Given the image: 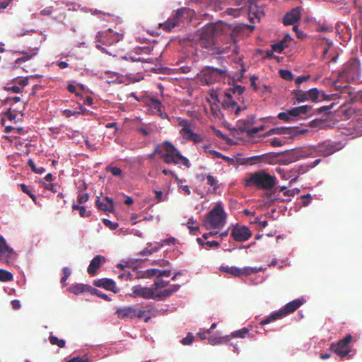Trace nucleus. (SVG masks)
Masks as SVG:
<instances>
[{
	"label": "nucleus",
	"instance_id": "f257e3e1",
	"mask_svg": "<svg viewBox=\"0 0 362 362\" xmlns=\"http://www.w3.org/2000/svg\"><path fill=\"white\" fill-rule=\"evenodd\" d=\"M180 284H173L163 291H154L153 288L143 287L141 285L133 286L130 296L133 298L141 297L145 299H155L163 300L171 296L180 288Z\"/></svg>",
	"mask_w": 362,
	"mask_h": 362
},
{
	"label": "nucleus",
	"instance_id": "f03ea898",
	"mask_svg": "<svg viewBox=\"0 0 362 362\" xmlns=\"http://www.w3.org/2000/svg\"><path fill=\"white\" fill-rule=\"evenodd\" d=\"M276 184V178L264 170L249 174L245 179V187H255L258 189L271 190Z\"/></svg>",
	"mask_w": 362,
	"mask_h": 362
},
{
	"label": "nucleus",
	"instance_id": "7ed1b4c3",
	"mask_svg": "<svg viewBox=\"0 0 362 362\" xmlns=\"http://www.w3.org/2000/svg\"><path fill=\"white\" fill-rule=\"evenodd\" d=\"M226 218L223 206L219 202L206 214L204 226L207 230L221 229L226 225Z\"/></svg>",
	"mask_w": 362,
	"mask_h": 362
},
{
	"label": "nucleus",
	"instance_id": "20e7f679",
	"mask_svg": "<svg viewBox=\"0 0 362 362\" xmlns=\"http://www.w3.org/2000/svg\"><path fill=\"white\" fill-rule=\"evenodd\" d=\"M163 147L165 153L163 154L161 157L166 164H182L187 168L190 166L189 160L182 156L173 144L169 141H165Z\"/></svg>",
	"mask_w": 362,
	"mask_h": 362
},
{
	"label": "nucleus",
	"instance_id": "39448f33",
	"mask_svg": "<svg viewBox=\"0 0 362 362\" xmlns=\"http://www.w3.org/2000/svg\"><path fill=\"white\" fill-rule=\"evenodd\" d=\"M222 31L220 25L211 23L202 28L199 43L202 47L211 48L215 45V37Z\"/></svg>",
	"mask_w": 362,
	"mask_h": 362
},
{
	"label": "nucleus",
	"instance_id": "423d86ee",
	"mask_svg": "<svg viewBox=\"0 0 362 362\" xmlns=\"http://www.w3.org/2000/svg\"><path fill=\"white\" fill-rule=\"evenodd\" d=\"M304 302L305 300L303 298H297L288 303L281 309L273 313L269 317L262 320L260 322V325H267L272 321L286 317V315L294 313L298 308H299L303 305Z\"/></svg>",
	"mask_w": 362,
	"mask_h": 362
},
{
	"label": "nucleus",
	"instance_id": "0eeeda50",
	"mask_svg": "<svg viewBox=\"0 0 362 362\" xmlns=\"http://www.w3.org/2000/svg\"><path fill=\"white\" fill-rule=\"evenodd\" d=\"M202 84L211 85L225 78L226 71L211 66H205L198 74Z\"/></svg>",
	"mask_w": 362,
	"mask_h": 362
},
{
	"label": "nucleus",
	"instance_id": "6e6552de",
	"mask_svg": "<svg viewBox=\"0 0 362 362\" xmlns=\"http://www.w3.org/2000/svg\"><path fill=\"white\" fill-rule=\"evenodd\" d=\"M352 341V336L350 334H346L342 339L330 344L329 350L333 351L337 356L341 359L347 357L351 358L353 354L350 344Z\"/></svg>",
	"mask_w": 362,
	"mask_h": 362
},
{
	"label": "nucleus",
	"instance_id": "1a4fd4ad",
	"mask_svg": "<svg viewBox=\"0 0 362 362\" xmlns=\"http://www.w3.org/2000/svg\"><path fill=\"white\" fill-rule=\"evenodd\" d=\"M17 258V254L9 247L5 238L0 235V262L6 265L13 264Z\"/></svg>",
	"mask_w": 362,
	"mask_h": 362
},
{
	"label": "nucleus",
	"instance_id": "9d476101",
	"mask_svg": "<svg viewBox=\"0 0 362 362\" xmlns=\"http://www.w3.org/2000/svg\"><path fill=\"white\" fill-rule=\"evenodd\" d=\"M123 38V34L117 32H114L112 29H108L105 31L98 32L96 35V39L103 45H112L118 42Z\"/></svg>",
	"mask_w": 362,
	"mask_h": 362
},
{
	"label": "nucleus",
	"instance_id": "9b49d317",
	"mask_svg": "<svg viewBox=\"0 0 362 362\" xmlns=\"http://www.w3.org/2000/svg\"><path fill=\"white\" fill-rule=\"evenodd\" d=\"M146 310L138 309L136 306H127L122 308H118L116 310L117 316L119 319L142 318L144 316Z\"/></svg>",
	"mask_w": 362,
	"mask_h": 362
},
{
	"label": "nucleus",
	"instance_id": "f8f14e48",
	"mask_svg": "<svg viewBox=\"0 0 362 362\" xmlns=\"http://www.w3.org/2000/svg\"><path fill=\"white\" fill-rule=\"evenodd\" d=\"M341 148L342 144L339 142L326 141L317 145V152L320 156H328L341 149Z\"/></svg>",
	"mask_w": 362,
	"mask_h": 362
},
{
	"label": "nucleus",
	"instance_id": "ddd939ff",
	"mask_svg": "<svg viewBox=\"0 0 362 362\" xmlns=\"http://www.w3.org/2000/svg\"><path fill=\"white\" fill-rule=\"evenodd\" d=\"M185 11V8L177 9L165 22L160 24V28L165 31H171L173 28L180 25Z\"/></svg>",
	"mask_w": 362,
	"mask_h": 362
},
{
	"label": "nucleus",
	"instance_id": "4468645a",
	"mask_svg": "<svg viewBox=\"0 0 362 362\" xmlns=\"http://www.w3.org/2000/svg\"><path fill=\"white\" fill-rule=\"evenodd\" d=\"M233 240L237 242H245L252 236V232L248 227L242 225H235L230 233Z\"/></svg>",
	"mask_w": 362,
	"mask_h": 362
},
{
	"label": "nucleus",
	"instance_id": "2eb2a0df",
	"mask_svg": "<svg viewBox=\"0 0 362 362\" xmlns=\"http://www.w3.org/2000/svg\"><path fill=\"white\" fill-rule=\"evenodd\" d=\"M221 104L224 109L234 112L235 115H238L242 110L246 108V107L241 108L237 102L233 99L231 94L229 93L224 94Z\"/></svg>",
	"mask_w": 362,
	"mask_h": 362
},
{
	"label": "nucleus",
	"instance_id": "dca6fc26",
	"mask_svg": "<svg viewBox=\"0 0 362 362\" xmlns=\"http://www.w3.org/2000/svg\"><path fill=\"white\" fill-rule=\"evenodd\" d=\"M279 153V164L281 165H288L297 161L303 157L300 152L294 150L281 152Z\"/></svg>",
	"mask_w": 362,
	"mask_h": 362
},
{
	"label": "nucleus",
	"instance_id": "f3484780",
	"mask_svg": "<svg viewBox=\"0 0 362 362\" xmlns=\"http://www.w3.org/2000/svg\"><path fill=\"white\" fill-rule=\"evenodd\" d=\"M302 8L297 6L286 13L283 18V23L285 25H294L301 18Z\"/></svg>",
	"mask_w": 362,
	"mask_h": 362
},
{
	"label": "nucleus",
	"instance_id": "a211bd4d",
	"mask_svg": "<svg viewBox=\"0 0 362 362\" xmlns=\"http://www.w3.org/2000/svg\"><path fill=\"white\" fill-rule=\"evenodd\" d=\"M361 64L357 59H351L345 65L344 71L346 74L351 78L358 76Z\"/></svg>",
	"mask_w": 362,
	"mask_h": 362
},
{
	"label": "nucleus",
	"instance_id": "6ab92c4d",
	"mask_svg": "<svg viewBox=\"0 0 362 362\" xmlns=\"http://www.w3.org/2000/svg\"><path fill=\"white\" fill-rule=\"evenodd\" d=\"M340 112L346 118H349L351 116L355 115L354 119L361 124V127H362V110H357L354 107H347L346 106L343 105L340 107Z\"/></svg>",
	"mask_w": 362,
	"mask_h": 362
},
{
	"label": "nucleus",
	"instance_id": "aec40b11",
	"mask_svg": "<svg viewBox=\"0 0 362 362\" xmlns=\"http://www.w3.org/2000/svg\"><path fill=\"white\" fill-rule=\"evenodd\" d=\"M177 120L180 127L179 133L185 139L192 132L193 122L180 117H177Z\"/></svg>",
	"mask_w": 362,
	"mask_h": 362
},
{
	"label": "nucleus",
	"instance_id": "412c9836",
	"mask_svg": "<svg viewBox=\"0 0 362 362\" xmlns=\"http://www.w3.org/2000/svg\"><path fill=\"white\" fill-rule=\"evenodd\" d=\"M106 262V258L103 255H96L88 267L87 272L91 276L95 275L98 269Z\"/></svg>",
	"mask_w": 362,
	"mask_h": 362
},
{
	"label": "nucleus",
	"instance_id": "4be33fe9",
	"mask_svg": "<svg viewBox=\"0 0 362 362\" xmlns=\"http://www.w3.org/2000/svg\"><path fill=\"white\" fill-rule=\"evenodd\" d=\"M271 132L273 134L288 135V137H293L300 134H304L307 130L298 131L297 127H281L272 129Z\"/></svg>",
	"mask_w": 362,
	"mask_h": 362
},
{
	"label": "nucleus",
	"instance_id": "5701e85b",
	"mask_svg": "<svg viewBox=\"0 0 362 362\" xmlns=\"http://www.w3.org/2000/svg\"><path fill=\"white\" fill-rule=\"evenodd\" d=\"M105 202L101 201L99 197H98L95 205L97 208L105 212H112L114 211V202L113 199L110 198L109 197H105L103 199Z\"/></svg>",
	"mask_w": 362,
	"mask_h": 362
},
{
	"label": "nucleus",
	"instance_id": "b1692460",
	"mask_svg": "<svg viewBox=\"0 0 362 362\" xmlns=\"http://www.w3.org/2000/svg\"><path fill=\"white\" fill-rule=\"evenodd\" d=\"M93 284L97 287H102L115 293L117 290L115 282L110 279L103 278L97 279L94 281Z\"/></svg>",
	"mask_w": 362,
	"mask_h": 362
},
{
	"label": "nucleus",
	"instance_id": "393cba45",
	"mask_svg": "<svg viewBox=\"0 0 362 362\" xmlns=\"http://www.w3.org/2000/svg\"><path fill=\"white\" fill-rule=\"evenodd\" d=\"M255 123V117L254 115H250L247 118L244 119H240L238 122L237 127L239 131L242 133L247 132L250 130V128Z\"/></svg>",
	"mask_w": 362,
	"mask_h": 362
},
{
	"label": "nucleus",
	"instance_id": "a878e982",
	"mask_svg": "<svg viewBox=\"0 0 362 362\" xmlns=\"http://www.w3.org/2000/svg\"><path fill=\"white\" fill-rule=\"evenodd\" d=\"M279 153L270 152L259 156L261 161L269 164L279 163Z\"/></svg>",
	"mask_w": 362,
	"mask_h": 362
},
{
	"label": "nucleus",
	"instance_id": "bb28decb",
	"mask_svg": "<svg viewBox=\"0 0 362 362\" xmlns=\"http://www.w3.org/2000/svg\"><path fill=\"white\" fill-rule=\"evenodd\" d=\"M311 110V106L305 105L291 108L290 113L293 117H302L303 115H306L310 112Z\"/></svg>",
	"mask_w": 362,
	"mask_h": 362
},
{
	"label": "nucleus",
	"instance_id": "cd10ccee",
	"mask_svg": "<svg viewBox=\"0 0 362 362\" xmlns=\"http://www.w3.org/2000/svg\"><path fill=\"white\" fill-rule=\"evenodd\" d=\"M147 247L144 249L142 251L139 252L141 255H150L156 252H157L160 247H163V244L162 243H156L153 244L151 243H147Z\"/></svg>",
	"mask_w": 362,
	"mask_h": 362
},
{
	"label": "nucleus",
	"instance_id": "c85d7f7f",
	"mask_svg": "<svg viewBox=\"0 0 362 362\" xmlns=\"http://www.w3.org/2000/svg\"><path fill=\"white\" fill-rule=\"evenodd\" d=\"M309 168H310L309 165H300L297 168L292 169L291 170V173H298V174L296 175L294 177L291 178L290 183L292 184L295 182L297 180L298 176L301 174L306 173L309 170Z\"/></svg>",
	"mask_w": 362,
	"mask_h": 362
},
{
	"label": "nucleus",
	"instance_id": "c756f323",
	"mask_svg": "<svg viewBox=\"0 0 362 362\" xmlns=\"http://www.w3.org/2000/svg\"><path fill=\"white\" fill-rule=\"evenodd\" d=\"M168 284V281H164L162 278H156L153 284V288L154 291H163Z\"/></svg>",
	"mask_w": 362,
	"mask_h": 362
},
{
	"label": "nucleus",
	"instance_id": "7c9ffc66",
	"mask_svg": "<svg viewBox=\"0 0 362 362\" xmlns=\"http://www.w3.org/2000/svg\"><path fill=\"white\" fill-rule=\"evenodd\" d=\"M23 56L21 57L18 58L16 60V64L21 65L22 62L30 60L33 56L36 55V52L33 50L31 54H29L27 52H22Z\"/></svg>",
	"mask_w": 362,
	"mask_h": 362
},
{
	"label": "nucleus",
	"instance_id": "2f4dec72",
	"mask_svg": "<svg viewBox=\"0 0 362 362\" xmlns=\"http://www.w3.org/2000/svg\"><path fill=\"white\" fill-rule=\"evenodd\" d=\"M293 94L296 100L298 102H304L306 100H309L307 91H303L302 90H296L293 92Z\"/></svg>",
	"mask_w": 362,
	"mask_h": 362
},
{
	"label": "nucleus",
	"instance_id": "473e14b6",
	"mask_svg": "<svg viewBox=\"0 0 362 362\" xmlns=\"http://www.w3.org/2000/svg\"><path fill=\"white\" fill-rule=\"evenodd\" d=\"M221 270L230 274L234 276H240V269L236 267H221Z\"/></svg>",
	"mask_w": 362,
	"mask_h": 362
},
{
	"label": "nucleus",
	"instance_id": "72a5a7b5",
	"mask_svg": "<svg viewBox=\"0 0 362 362\" xmlns=\"http://www.w3.org/2000/svg\"><path fill=\"white\" fill-rule=\"evenodd\" d=\"M158 272V269H148L145 271L140 272V278H151L156 276L157 278V274Z\"/></svg>",
	"mask_w": 362,
	"mask_h": 362
},
{
	"label": "nucleus",
	"instance_id": "f704fd0d",
	"mask_svg": "<svg viewBox=\"0 0 362 362\" xmlns=\"http://www.w3.org/2000/svg\"><path fill=\"white\" fill-rule=\"evenodd\" d=\"M185 139L196 144L204 141V137L201 134L194 133L193 131Z\"/></svg>",
	"mask_w": 362,
	"mask_h": 362
},
{
	"label": "nucleus",
	"instance_id": "c9c22d12",
	"mask_svg": "<svg viewBox=\"0 0 362 362\" xmlns=\"http://www.w3.org/2000/svg\"><path fill=\"white\" fill-rule=\"evenodd\" d=\"M228 336L225 337H216V336H212L208 338L209 344L211 345H217L223 343V339L228 340Z\"/></svg>",
	"mask_w": 362,
	"mask_h": 362
},
{
	"label": "nucleus",
	"instance_id": "e433bc0d",
	"mask_svg": "<svg viewBox=\"0 0 362 362\" xmlns=\"http://www.w3.org/2000/svg\"><path fill=\"white\" fill-rule=\"evenodd\" d=\"M151 108L154 111V112L158 113V112H160L162 110L163 105L160 100L156 98H151V104H150Z\"/></svg>",
	"mask_w": 362,
	"mask_h": 362
},
{
	"label": "nucleus",
	"instance_id": "4c0bfd02",
	"mask_svg": "<svg viewBox=\"0 0 362 362\" xmlns=\"http://www.w3.org/2000/svg\"><path fill=\"white\" fill-rule=\"evenodd\" d=\"M249 329L247 327H243L239 330L235 331L231 333L230 336L234 338H245L247 334H249Z\"/></svg>",
	"mask_w": 362,
	"mask_h": 362
},
{
	"label": "nucleus",
	"instance_id": "58836bf2",
	"mask_svg": "<svg viewBox=\"0 0 362 362\" xmlns=\"http://www.w3.org/2000/svg\"><path fill=\"white\" fill-rule=\"evenodd\" d=\"M197 223L196 221L193 220V218H189V221L187 223V228L189 230L191 234L196 235L199 230V227L198 226H194Z\"/></svg>",
	"mask_w": 362,
	"mask_h": 362
},
{
	"label": "nucleus",
	"instance_id": "ea45409f",
	"mask_svg": "<svg viewBox=\"0 0 362 362\" xmlns=\"http://www.w3.org/2000/svg\"><path fill=\"white\" fill-rule=\"evenodd\" d=\"M13 274L4 269H0V281H11L13 280Z\"/></svg>",
	"mask_w": 362,
	"mask_h": 362
},
{
	"label": "nucleus",
	"instance_id": "a19ab883",
	"mask_svg": "<svg viewBox=\"0 0 362 362\" xmlns=\"http://www.w3.org/2000/svg\"><path fill=\"white\" fill-rule=\"evenodd\" d=\"M261 271V269L255 267H244L240 269V276H249L252 274H256Z\"/></svg>",
	"mask_w": 362,
	"mask_h": 362
},
{
	"label": "nucleus",
	"instance_id": "79ce46f5",
	"mask_svg": "<svg viewBox=\"0 0 362 362\" xmlns=\"http://www.w3.org/2000/svg\"><path fill=\"white\" fill-rule=\"evenodd\" d=\"M49 340L52 345H57L60 348H64L66 344V341L64 339H59L58 337L53 335L49 336Z\"/></svg>",
	"mask_w": 362,
	"mask_h": 362
},
{
	"label": "nucleus",
	"instance_id": "37998d69",
	"mask_svg": "<svg viewBox=\"0 0 362 362\" xmlns=\"http://www.w3.org/2000/svg\"><path fill=\"white\" fill-rule=\"evenodd\" d=\"M326 125L325 119H315L310 122V126L313 128L323 129Z\"/></svg>",
	"mask_w": 362,
	"mask_h": 362
},
{
	"label": "nucleus",
	"instance_id": "c03bdc74",
	"mask_svg": "<svg viewBox=\"0 0 362 362\" xmlns=\"http://www.w3.org/2000/svg\"><path fill=\"white\" fill-rule=\"evenodd\" d=\"M290 112H291V110H288L287 112H282L279 113L277 117L279 119L288 122L291 121L292 117H293Z\"/></svg>",
	"mask_w": 362,
	"mask_h": 362
},
{
	"label": "nucleus",
	"instance_id": "a18cd8bd",
	"mask_svg": "<svg viewBox=\"0 0 362 362\" xmlns=\"http://www.w3.org/2000/svg\"><path fill=\"white\" fill-rule=\"evenodd\" d=\"M307 93L308 95L309 100L315 102L318 99L320 91L317 88H311L307 91Z\"/></svg>",
	"mask_w": 362,
	"mask_h": 362
},
{
	"label": "nucleus",
	"instance_id": "49530a36",
	"mask_svg": "<svg viewBox=\"0 0 362 362\" xmlns=\"http://www.w3.org/2000/svg\"><path fill=\"white\" fill-rule=\"evenodd\" d=\"M28 164L29 167L31 168V170L35 173L42 174L45 170V169L43 167H40V168L36 167L34 161L31 159L28 160Z\"/></svg>",
	"mask_w": 362,
	"mask_h": 362
},
{
	"label": "nucleus",
	"instance_id": "de8ad7c7",
	"mask_svg": "<svg viewBox=\"0 0 362 362\" xmlns=\"http://www.w3.org/2000/svg\"><path fill=\"white\" fill-rule=\"evenodd\" d=\"M279 74H280V76L284 80L291 81L293 79V75L292 72L289 70L281 69L279 71Z\"/></svg>",
	"mask_w": 362,
	"mask_h": 362
},
{
	"label": "nucleus",
	"instance_id": "09e8293b",
	"mask_svg": "<svg viewBox=\"0 0 362 362\" xmlns=\"http://www.w3.org/2000/svg\"><path fill=\"white\" fill-rule=\"evenodd\" d=\"M86 285L78 284V285H76V286H73L70 287L69 290L73 293L78 294V293L84 292L86 291Z\"/></svg>",
	"mask_w": 362,
	"mask_h": 362
},
{
	"label": "nucleus",
	"instance_id": "8fccbe9b",
	"mask_svg": "<svg viewBox=\"0 0 362 362\" xmlns=\"http://www.w3.org/2000/svg\"><path fill=\"white\" fill-rule=\"evenodd\" d=\"M21 190L27 194L31 199L33 202H36V196L31 192V190L29 189L28 187L25 185V184H21Z\"/></svg>",
	"mask_w": 362,
	"mask_h": 362
},
{
	"label": "nucleus",
	"instance_id": "3c124183",
	"mask_svg": "<svg viewBox=\"0 0 362 362\" xmlns=\"http://www.w3.org/2000/svg\"><path fill=\"white\" fill-rule=\"evenodd\" d=\"M334 103H332V104H330L329 105H324V106H322L317 109L315 110V112L317 113V114H322V113H330V110L332 109L333 106H334Z\"/></svg>",
	"mask_w": 362,
	"mask_h": 362
},
{
	"label": "nucleus",
	"instance_id": "603ef678",
	"mask_svg": "<svg viewBox=\"0 0 362 362\" xmlns=\"http://www.w3.org/2000/svg\"><path fill=\"white\" fill-rule=\"evenodd\" d=\"M106 170L110 171L112 175L116 177H119L122 175V170L117 167L107 166Z\"/></svg>",
	"mask_w": 362,
	"mask_h": 362
},
{
	"label": "nucleus",
	"instance_id": "864d4df0",
	"mask_svg": "<svg viewBox=\"0 0 362 362\" xmlns=\"http://www.w3.org/2000/svg\"><path fill=\"white\" fill-rule=\"evenodd\" d=\"M207 184L211 187H214V189L216 190L218 187L216 179L211 175H206Z\"/></svg>",
	"mask_w": 362,
	"mask_h": 362
},
{
	"label": "nucleus",
	"instance_id": "5fc2aeb1",
	"mask_svg": "<svg viewBox=\"0 0 362 362\" xmlns=\"http://www.w3.org/2000/svg\"><path fill=\"white\" fill-rule=\"evenodd\" d=\"M193 341H194L193 334L192 333H188L187 337H184L182 339L181 343L183 345H189L192 343Z\"/></svg>",
	"mask_w": 362,
	"mask_h": 362
},
{
	"label": "nucleus",
	"instance_id": "6e6d98bb",
	"mask_svg": "<svg viewBox=\"0 0 362 362\" xmlns=\"http://www.w3.org/2000/svg\"><path fill=\"white\" fill-rule=\"evenodd\" d=\"M283 42H277L272 45V48L274 52L281 53L284 50V47L282 45Z\"/></svg>",
	"mask_w": 362,
	"mask_h": 362
},
{
	"label": "nucleus",
	"instance_id": "4d7b16f0",
	"mask_svg": "<svg viewBox=\"0 0 362 362\" xmlns=\"http://www.w3.org/2000/svg\"><path fill=\"white\" fill-rule=\"evenodd\" d=\"M276 171L280 174L282 179L291 181L292 176L290 175L289 172H285L284 170L278 169Z\"/></svg>",
	"mask_w": 362,
	"mask_h": 362
},
{
	"label": "nucleus",
	"instance_id": "13d9d810",
	"mask_svg": "<svg viewBox=\"0 0 362 362\" xmlns=\"http://www.w3.org/2000/svg\"><path fill=\"white\" fill-rule=\"evenodd\" d=\"M89 198V195L88 193L79 194L77 197V201L79 204L86 203Z\"/></svg>",
	"mask_w": 362,
	"mask_h": 362
},
{
	"label": "nucleus",
	"instance_id": "bf43d9fd",
	"mask_svg": "<svg viewBox=\"0 0 362 362\" xmlns=\"http://www.w3.org/2000/svg\"><path fill=\"white\" fill-rule=\"evenodd\" d=\"M63 115L66 117H70L71 116H78L79 115H81V112L78 111H72L70 110H64L63 111Z\"/></svg>",
	"mask_w": 362,
	"mask_h": 362
},
{
	"label": "nucleus",
	"instance_id": "052dcab7",
	"mask_svg": "<svg viewBox=\"0 0 362 362\" xmlns=\"http://www.w3.org/2000/svg\"><path fill=\"white\" fill-rule=\"evenodd\" d=\"M233 93H237L238 95H240L243 93L245 90V87L241 86H235L233 88L230 89Z\"/></svg>",
	"mask_w": 362,
	"mask_h": 362
},
{
	"label": "nucleus",
	"instance_id": "680f3d73",
	"mask_svg": "<svg viewBox=\"0 0 362 362\" xmlns=\"http://www.w3.org/2000/svg\"><path fill=\"white\" fill-rule=\"evenodd\" d=\"M103 223L106 226H107L110 228H111L112 230H115V229H116L118 227V223H117L112 222L111 221H110L108 219H103Z\"/></svg>",
	"mask_w": 362,
	"mask_h": 362
},
{
	"label": "nucleus",
	"instance_id": "e2e57ef3",
	"mask_svg": "<svg viewBox=\"0 0 362 362\" xmlns=\"http://www.w3.org/2000/svg\"><path fill=\"white\" fill-rule=\"evenodd\" d=\"M63 273H64V276L62 277L61 282L62 284H65L66 281L67 280V279L69 278V276L71 274V272L69 268L64 267L63 269Z\"/></svg>",
	"mask_w": 362,
	"mask_h": 362
},
{
	"label": "nucleus",
	"instance_id": "0e129e2a",
	"mask_svg": "<svg viewBox=\"0 0 362 362\" xmlns=\"http://www.w3.org/2000/svg\"><path fill=\"white\" fill-rule=\"evenodd\" d=\"M310 78V75H308V76H298L296 79L295 82H296V84L297 86H299L303 82L309 80Z\"/></svg>",
	"mask_w": 362,
	"mask_h": 362
},
{
	"label": "nucleus",
	"instance_id": "69168bd1",
	"mask_svg": "<svg viewBox=\"0 0 362 362\" xmlns=\"http://www.w3.org/2000/svg\"><path fill=\"white\" fill-rule=\"evenodd\" d=\"M171 274L170 270H160L157 274V278H162V276H170Z\"/></svg>",
	"mask_w": 362,
	"mask_h": 362
},
{
	"label": "nucleus",
	"instance_id": "338daca9",
	"mask_svg": "<svg viewBox=\"0 0 362 362\" xmlns=\"http://www.w3.org/2000/svg\"><path fill=\"white\" fill-rule=\"evenodd\" d=\"M301 199H304L303 202V205L304 206H307L309 205L310 200L312 199V197L310 194L301 196Z\"/></svg>",
	"mask_w": 362,
	"mask_h": 362
},
{
	"label": "nucleus",
	"instance_id": "774afa93",
	"mask_svg": "<svg viewBox=\"0 0 362 362\" xmlns=\"http://www.w3.org/2000/svg\"><path fill=\"white\" fill-rule=\"evenodd\" d=\"M284 141H282L278 138L272 139L270 142L272 146H281L284 144Z\"/></svg>",
	"mask_w": 362,
	"mask_h": 362
}]
</instances>
